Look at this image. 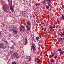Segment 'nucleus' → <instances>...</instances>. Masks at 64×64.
Returning <instances> with one entry per match:
<instances>
[{"label":"nucleus","instance_id":"nucleus-13","mask_svg":"<svg viewBox=\"0 0 64 64\" xmlns=\"http://www.w3.org/2000/svg\"><path fill=\"white\" fill-rule=\"evenodd\" d=\"M58 51H59V52H61V51H62V50L60 48H59L58 50Z\"/></svg>","mask_w":64,"mask_h":64},{"label":"nucleus","instance_id":"nucleus-19","mask_svg":"<svg viewBox=\"0 0 64 64\" xmlns=\"http://www.w3.org/2000/svg\"><path fill=\"white\" fill-rule=\"evenodd\" d=\"M46 8V9H49V6H47Z\"/></svg>","mask_w":64,"mask_h":64},{"label":"nucleus","instance_id":"nucleus-4","mask_svg":"<svg viewBox=\"0 0 64 64\" xmlns=\"http://www.w3.org/2000/svg\"><path fill=\"white\" fill-rule=\"evenodd\" d=\"M14 57H16V58H18V53L16 52H15L14 54Z\"/></svg>","mask_w":64,"mask_h":64},{"label":"nucleus","instance_id":"nucleus-37","mask_svg":"<svg viewBox=\"0 0 64 64\" xmlns=\"http://www.w3.org/2000/svg\"><path fill=\"white\" fill-rule=\"evenodd\" d=\"M6 44H8L7 42H6Z\"/></svg>","mask_w":64,"mask_h":64},{"label":"nucleus","instance_id":"nucleus-11","mask_svg":"<svg viewBox=\"0 0 64 64\" xmlns=\"http://www.w3.org/2000/svg\"><path fill=\"white\" fill-rule=\"evenodd\" d=\"M27 41H28V40L26 39V41L25 42V45H26L27 44Z\"/></svg>","mask_w":64,"mask_h":64},{"label":"nucleus","instance_id":"nucleus-15","mask_svg":"<svg viewBox=\"0 0 64 64\" xmlns=\"http://www.w3.org/2000/svg\"><path fill=\"white\" fill-rule=\"evenodd\" d=\"M51 63H53L54 62V60L52 59L51 60Z\"/></svg>","mask_w":64,"mask_h":64},{"label":"nucleus","instance_id":"nucleus-1","mask_svg":"<svg viewBox=\"0 0 64 64\" xmlns=\"http://www.w3.org/2000/svg\"><path fill=\"white\" fill-rule=\"evenodd\" d=\"M10 3H11V4L12 6H11V5L10 4L9 5V6H10V10H11V11L13 12V6H12V0L11 1Z\"/></svg>","mask_w":64,"mask_h":64},{"label":"nucleus","instance_id":"nucleus-43","mask_svg":"<svg viewBox=\"0 0 64 64\" xmlns=\"http://www.w3.org/2000/svg\"><path fill=\"white\" fill-rule=\"evenodd\" d=\"M12 42V43H14V42Z\"/></svg>","mask_w":64,"mask_h":64},{"label":"nucleus","instance_id":"nucleus-44","mask_svg":"<svg viewBox=\"0 0 64 64\" xmlns=\"http://www.w3.org/2000/svg\"><path fill=\"white\" fill-rule=\"evenodd\" d=\"M44 24V23H43L42 24Z\"/></svg>","mask_w":64,"mask_h":64},{"label":"nucleus","instance_id":"nucleus-32","mask_svg":"<svg viewBox=\"0 0 64 64\" xmlns=\"http://www.w3.org/2000/svg\"><path fill=\"white\" fill-rule=\"evenodd\" d=\"M44 28H42V30H44Z\"/></svg>","mask_w":64,"mask_h":64},{"label":"nucleus","instance_id":"nucleus-9","mask_svg":"<svg viewBox=\"0 0 64 64\" xmlns=\"http://www.w3.org/2000/svg\"><path fill=\"white\" fill-rule=\"evenodd\" d=\"M46 1L47 2L49 3H51V0H46Z\"/></svg>","mask_w":64,"mask_h":64},{"label":"nucleus","instance_id":"nucleus-17","mask_svg":"<svg viewBox=\"0 0 64 64\" xmlns=\"http://www.w3.org/2000/svg\"><path fill=\"white\" fill-rule=\"evenodd\" d=\"M39 37L38 36L36 37V40H38L39 39Z\"/></svg>","mask_w":64,"mask_h":64},{"label":"nucleus","instance_id":"nucleus-38","mask_svg":"<svg viewBox=\"0 0 64 64\" xmlns=\"http://www.w3.org/2000/svg\"><path fill=\"white\" fill-rule=\"evenodd\" d=\"M60 39H63V38H61V37H60Z\"/></svg>","mask_w":64,"mask_h":64},{"label":"nucleus","instance_id":"nucleus-20","mask_svg":"<svg viewBox=\"0 0 64 64\" xmlns=\"http://www.w3.org/2000/svg\"><path fill=\"white\" fill-rule=\"evenodd\" d=\"M12 64H16V62H12Z\"/></svg>","mask_w":64,"mask_h":64},{"label":"nucleus","instance_id":"nucleus-34","mask_svg":"<svg viewBox=\"0 0 64 64\" xmlns=\"http://www.w3.org/2000/svg\"><path fill=\"white\" fill-rule=\"evenodd\" d=\"M52 28H54V29H55V27H54V26L52 27Z\"/></svg>","mask_w":64,"mask_h":64},{"label":"nucleus","instance_id":"nucleus-10","mask_svg":"<svg viewBox=\"0 0 64 64\" xmlns=\"http://www.w3.org/2000/svg\"><path fill=\"white\" fill-rule=\"evenodd\" d=\"M63 36H64V31L63 32V33L60 35L61 37H63Z\"/></svg>","mask_w":64,"mask_h":64},{"label":"nucleus","instance_id":"nucleus-39","mask_svg":"<svg viewBox=\"0 0 64 64\" xmlns=\"http://www.w3.org/2000/svg\"><path fill=\"white\" fill-rule=\"evenodd\" d=\"M41 27V28H43V26H42Z\"/></svg>","mask_w":64,"mask_h":64},{"label":"nucleus","instance_id":"nucleus-36","mask_svg":"<svg viewBox=\"0 0 64 64\" xmlns=\"http://www.w3.org/2000/svg\"><path fill=\"white\" fill-rule=\"evenodd\" d=\"M54 26V27H56V26H54H54Z\"/></svg>","mask_w":64,"mask_h":64},{"label":"nucleus","instance_id":"nucleus-35","mask_svg":"<svg viewBox=\"0 0 64 64\" xmlns=\"http://www.w3.org/2000/svg\"><path fill=\"white\" fill-rule=\"evenodd\" d=\"M58 21H59V20L58 19L57 20V22H58Z\"/></svg>","mask_w":64,"mask_h":64},{"label":"nucleus","instance_id":"nucleus-6","mask_svg":"<svg viewBox=\"0 0 64 64\" xmlns=\"http://www.w3.org/2000/svg\"><path fill=\"white\" fill-rule=\"evenodd\" d=\"M26 24H28V27H31V23L30 22L28 21L26 22Z\"/></svg>","mask_w":64,"mask_h":64},{"label":"nucleus","instance_id":"nucleus-2","mask_svg":"<svg viewBox=\"0 0 64 64\" xmlns=\"http://www.w3.org/2000/svg\"><path fill=\"white\" fill-rule=\"evenodd\" d=\"M9 8V6L8 5L6 4V6L4 7V11H6L7 9H8Z\"/></svg>","mask_w":64,"mask_h":64},{"label":"nucleus","instance_id":"nucleus-7","mask_svg":"<svg viewBox=\"0 0 64 64\" xmlns=\"http://www.w3.org/2000/svg\"><path fill=\"white\" fill-rule=\"evenodd\" d=\"M13 32L14 34H17V32L16 30H14Z\"/></svg>","mask_w":64,"mask_h":64},{"label":"nucleus","instance_id":"nucleus-45","mask_svg":"<svg viewBox=\"0 0 64 64\" xmlns=\"http://www.w3.org/2000/svg\"><path fill=\"white\" fill-rule=\"evenodd\" d=\"M22 12V13H23V12Z\"/></svg>","mask_w":64,"mask_h":64},{"label":"nucleus","instance_id":"nucleus-31","mask_svg":"<svg viewBox=\"0 0 64 64\" xmlns=\"http://www.w3.org/2000/svg\"><path fill=\"white\" fill-rule=\"evenodd\" d=\"M35 5H36V6H37V4H35Z\"/></svg>","mask_w":64,"mask_h":64},{"label":"nucleus","instance_id":"nucleus-42","mask_svg":"<svg viewBox=\"0 0 64 64\" xmlns=\"http://www.w3.org/2000/svg\"><path fill=\"white\" fill-rule=\"evenodd\" d=\"M53 56H54L52 55V57H53Z\"/></svg>","mask_w":64,"mask_h":64},{"label":"nucleus","instance_id":"nucleus-50","mask_svg":"<svg viewBox=\"0 0 64 64\" xmlns=\"http://www.w3.org/2000/svg\"><path fill=\"white\" fill-rule=\"evenodd\" d=\"M42 25H43V24H42Z\"/></svg>","mask_w":64,"mask_h":64},{"label":"nucleus","instance_id":"nucleus-27","mask_svg":"<svg viewBox=\"0 0 64 64\" xmlns=\"http://www.w3.org/2000/svg\"><path fill=\"white\" fill-rule=\"evenodd\" d=\"M50 7V8H52V6H51V5H50L49 6Z\"/></svg>","mask_w":64,"mask_h":64},{"label":"nucleus","instance_id":"nucleus-30","mask_svg":"<svg viewBox=\"0 0 64 64\" xmlns=\"http://www.w3.org/2000/svg\"><path fill=\"white\" fill-rule=\"evenodd\" d=\"M1 35H2V34H1V32H0V36H1Z\"/></svg>","mask_w":64,"mask_h":64},{"label":"nucleus","instance_id":"nucleus-21","mask_svg":"<svg viewBox=\"0 0 64 64\" xmlns=\"http://www.w3.org/2000/svg\"><path fill=\"white\" fill-rule=\"evenodd\" d=\"M21 27L22 28H25V26H23L22 25Z\"/></svg>","mask_w":64,"mask_h":64},{"label":"nucleus","instance_id":"nucleus-40","mask_svg":"<svg viewBox=\"0 0 64 64\" xmlns=\"http://www.w3.org/2000/svg\"><path fill=\"white\" fill-rule=\"evenodd\" d=\"M46 56H47V57H48L49 56H48V55H47Z\"/></svg>","mask_w":64,"mask_h":64},{"label":"nucleus","instance_id":"nucleus-41","mask_svg":"<svg viewBox=\"0 0 64 64\" xmlns=\"http://www.w3.org/2000/svg\"><path fill=\"white\" fill-rule=\"evenodd\" d=\"M47 54H46L45 56H47Z\"/></svg>","mask_w":64,"mask_h":64},{"label":"nucleus","instance_id":"nucleus-49","mask_svg":"<svg viewBox=\"0 0 64 64\" xmlns=\"http://www.w3.org/2000/svg\"><path fill=\"white\" fill-rule=\"evenodd\" d=\"M41 23H42V22H41Z\"/></svg>","mask_w":64,"mask_h":64},{"label":"nucleus","instance_id":"nucleus-26","mask_svg":"<svg viewBox=\"0 0 64 64\" xmlns=\"http://www.w3.org/2000/svg\"><path fill=\"white\" fill-rule=\"evenodd\" d=\"M42 3L43 4H45V2H44V1H43L42 2Z\"/></svg>","mask_w":64,"mask_h":64},{"label":"nucleus","instance_id":"nucleus-33","mask_svg":"<svg viewBox=\"0 0 64 64\" xmlns=\"http://www.w3.org/2000/svg\"><path fill=\"white\" fill-rule=\"evenodd\" d=\"M51 26H51V25L49 26L50 28L51 27Z\"/></svg>","mask_w":64,"mask_h":64},{"label":"nucleus","instance_id":"nucleus-47","mask_svg":"<svg viewBox=\"0 0 64 64\" xmlns=\"http://www.w3.org/2000/svg\"><path fill=\"white\" fill-rule=\"evenodd\" d=\"M43 22H42V23H43Z\"/></svg>","mask_w":64,"mask_h":64},{"label":"nucleus","instance_id":"nucleus-5","mask_svg":"<svg viewBox=\"0 0 64 64\" xmlns=\"http://www.w3.org/2000/svg\"><path fill=\"white\" fill-rule=\"evenodd\" d=\"M31 48L33 50V52H35V50H36V48L35 47V45L34 44H33L32 47Z\"/></svg>","mask_w":64,"mask_h":64},{"label":"nucleus","instance_id":"nucleus-23","mask_svg":"<svg viewBox=\"0 0 64 64\" xmlns=\"http://www.w3.org/2000/svg\"><path fill=\"white\" fill-rule=\"evenodd\" d=\"M57 56H55L54 58L55 59H57Z\"/></svg>","mask_w":64,"mask_h":64},{"label":"nucleus","instance_id":"nucleus-24","mask_svg":"<svg viewBox=\"0 0 64 64\" xmlns=\"http://www.w3.org/2000/svg\"><path fill=\"white\" fill-rule=\"evenodd\" d=\"M22 30L24 31H25V28H22Z\"/></svg>","mask_w":64,"mask_h":64},{"label":"nucleus","instance_id":"nucleus-25","mask_svg":"<svg viewBox=\"0 0 64 64\" xmlns=\"http://www.w3.org/2000/svg\"><path fill=\"white\" fill-rule=\"evenodd\" d=\"M39 62H40V60H38V64H39Z\"/></svg>","mask_w":64,"mask_h":64},{"label":"nucleus","instance_id":"nucleus-14","mask_svg":"<svg viewBox=\"0 0 64 64\" xmlns=\"http://www.w3.org/2000/svg\"><path fill=\"white\" fill-rule=\"evenodd\" d=\"M14 46H12L11 47H10L11 49H14Z\"/></svg>","mask_w":64,"mask_h":64},{"label":"nucleus","instance_id":"nucleus-18","mask_svg":"<svg viewBox=\"0 0 64 64\" xmlns=\"http://www.w3.org/2000/svg\"><path fill=\"white\" fill-rule=\"evenodd\" d=\"M63 20H64V16H62V18H61V20L62 19Z\"/></svg>","mask_w":64,"mask_h":64},{"label":"nucleus","instance_id":"nucleus-22","mask_svg":"<svg viewBox=\"0 0 64 64\" xmlns=\"http://www.w3.org/2000/svg\"><path fill=\"white\" fill-rule=\"evenodd\" d=\"M30 29V28H27V30L28 31H29Z\"/></svg>","mask_w":64,"mask_h":64},{"label":"nucleus","instance_id":"nucleus-46","mask_svg":"<svg viewBox=\"0 0 64 64\" xmlns=\"http://www.w3.org/2000/svg\"><path fill=\"white\" fill-rule=\"evenodd\" d=\"M8 2H9V1H8Z\"/></svg>","mask_w":64,"mask_h":64},{"label":"nucleus","instance_id":"nucleus-29","mask_svg":"<svg viewBox=\"0 0 64 64\" xmlns=\"http://www.w3.org/2000/svg\"><path fill=\"white\" fill-rule=\"evenodd\" d=\"M5 42H8V41L6 40V41H5Z\"/></svg>","mask_w":64,"mask_h":64},{"label":"nucleus","instance_id":"nucleus-28","mask_svg":"<svg viewBox=\"0 0 64 64\" xmlns=\"http://www.w3.org/2000/svg\"><path fill=\"white\" fill-rule=\"evenodd\" d=\"M52 28H53V26H51L50 27V29H52Z\"/></svg>","mask_w":64,"mask_h":64},{"label":"nucleus","instance_id":"nucleus-12","mask_svg":"<svg viewBox=\"0 0 64 64\" xmlns=\"http://www.w3.org/2000/svg\"><path fill=\"white\" fill-rule=\"evenodd\" d=\"M28 57L29 58V59L30 61H32V59L31 58L30 56H28Z\"/></svg>","mask_w":64,"mask_h":64},{"label":"nucleus","instance_id":"nucleus-3","mask_svg":"<svg viewBox=\"0 0 64 64\" xmlns=\"http://www.w3.org/2000/svg\"><path fill=\"white\" fill-rule=\"evenodd\" d=\"M0 48H3L4 49H6V48L4 47V45L2 44H0Z\"/></svg>","mask_w":64,"mask_h":64},{"label":"nucleus","instance_id":"nucleus-48","mask_svg":"<svg viewBox=\"0 0 64 64\" xmlns=\"http://www.w3.org/2000/svg\"><path fill=\"white\" fill-rule=\"evenodd\" d=\"M27 64V63H26V64Z\"/></svg>","mask_w":64,"mask_h":64},{"label":"nucleus","instance_id":"nucleus-8","mask_svg":"<svg viewBox=\"0 0 64 64\" xmlns=\"http://www.w3.org/2000/svg\"><path fill=\"white\" fill-rule=\"evenodd\" d=\"M60 54H64V51H61V52H60Z\"/></svg>","mask_w":64,"mask_h":64},{"label":"nucleus","instance_id":"nucleus-16","mask_svg":"<svg viewBox=\"0 0 64 64\" xmlns=\"http://www.w3.org/2000/svg\"><path fill=\"white\" fill-rule=\"evenodd\" d=\"M22 27H21L20 28V32H22Z\"/></svg>","mask_w":64,"mask_h":64}]
</instances>
